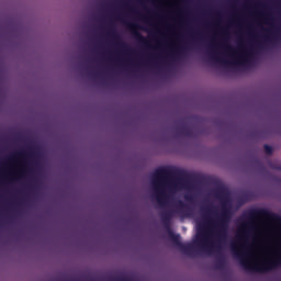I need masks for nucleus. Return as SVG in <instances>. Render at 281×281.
<instances>
[{
  "instance_id": "9b49d317",
  "label": "nucleus",
  "mask_w": 281,
  "mask_h": 281,
  "mask_svg": "<svg viewBox=\"0 0 281 281\" xmlns=\"http://www.w3.org/2000/svg\"><path fill=\"white\" fill-rule=\"evenodd\" d=\"M176 207H178V212L180 214H188V206L183 201L179 200L178 203L176 204Z\"/></svg>"
},
{
  "instance_id": "7ed1b4c3",
  "label": "nucleus",
  "mask_w": 281,
  "mask_h": 281,
  "mask_svg": "<svg viewBox=\"0 0 281 281\" xmlns=\"http://www.w3.org/2000/svg\"><path fill=\"white\" fill-rule=\"evenodd\" d=\"M178 171L168 167H160L155 170L153 173V186L156 193V201L160 205V207L166 206V191H164V186H166V181L170 179V177H177Z\"/></svg>"
},
{
  "instance_id": "f03ea898",
  "label": "nucleus",
  "mask_w": 281,
  "mask_h": 281,
  "mask_svg": "<svg viewBox=\"0 0 281 281\" xmlns=\"http://www.w3.org/2000/svg\"><path fill=\"white\" fill-rule=\"evenodd\" d=\"M222 203L221 216L205 218L203 223L198 224V245L206 254L214 252L216 247L227 243V234L229 232V223L232 221V204L229 199L225 196L223 189L215 193Z\"/></svg>"
},
{
  "instance_id": "b1692460",
  "label": "nucleus",
  "mask_w": 281,
  "mask_h": 281,
  "mask_svg": "<svg viewBox=\"0 0 281 281\" xmlns=\"http://www.w3.org/2000/svg\"><path fill=\"white\" fill-rule=\"evenodd\" d=\"M180 49H186V47L182 46Z\"/></svg>"
},
{
  "instance_id": "f3484780",
  "label": "nucleus",
  "mask_w": 281,
  "mask_h": 281,
  "mask_svg": "<svg viewBox=\"0 0 281 281\" xmlns=\"http://www.w3.org/2000/svg\"><path fill=\"white\" fill-rule=\"evenodd\" d=\"M201 211L202 212H212V210L210 207H205V206H202Z\"/></svg>"
},
{
  "instance_id": "412c9836",
  "label": "nucleus",
  "mask_w": 281,
  "mask_h": 281,
  "mask_svg": "<svg viewBox=\"0 0 281 281\" xmlns=\"http://www.w3.org/2000/svg\"><path fill=\"white\" fill-rule=\"evenodd\" d=\"M21 175H25V170H22V171H21Z\"/></svg>"
},
{
  "instance_id": "20e7f679",
  "label": "nucleus",
  "mask_w": 281,
  "mask_h": 281,
  "mask_svg": "<svg viewBox=\"0 0 281 281\" xmlns=\"http://www.w3.org/2000/svg\"><path fill=\"white\" fill-rule=\"evenodd\" d=\"M167 232L170 240L173 243L176 247H178V249L182 254H184V256H192V251H194V245L181 243V235L175 234V232H172V228H170Z\"/></svg>"
},
{
  "instance_id": "0eeeda50",
  "label": "nucleus",
  "mask_w": 281,
  "mask_h": 281,
  "mask_svg": "<svg viewBox=\"0 0 281 281\" xmlns=\"http://www.w3.org/2000/svg\"><path fill=\"white\" fill-rule=\"evenodd\" d=\"M211 58L216 63H222L223 65H245V63H249L248 57H243L240 59H237L236 61L229 63L227 61V59H223L216 56L214 52L211 53Z\"/></svg>"
},
{
  "instance_id": "1a4fd4ad",
  "label": "nucleus",
  "mask_w": 281,
  "mask_h": 281,
  "mask_svg": "<svg viewBox=\"0 0 281 281\" xmlns=\"http://www.w3.org/2000/svg\"><path fill=\"white\" fill-rule=\"evenodd\" d=\"M266 32L265 38L266 41H278V36H280L281 27L272 26L271 29H263Z\"/></svg>"
},
{
  "instance_id": "6e6552de",
  "label": "nucleus",
  "mask_w": 281,
  "mask_h": 281,
  "mask_svg": "<svg viewBox=\"0 0 281 281\" xmlns=\"http://www.w3.org/2000/svg\"><path fill=\"white\" fill-rule=\"evenodd\" d=\"M173 216H175V211H172V210L164 211L160 213V218H161L164 227L167 232L169 229H172V227H170V221H172Z\"/></svg>"
},
{
  "instance_id": "4468645a",
  "label": "nucleus",
  "mask_w": 281,
  "mask_h": 281,
  "mask_svg": "<svg viewBox=\"0 0 281 281\" xmlns=\"http://www.w3.org/2000/svg\"><path fill=\"white\" fill-rule=\"evenodd\" d=\"M263 150L267 155H273V147L271 145H265Z\"/></svg>"
},
{
  "instance_id": "6ab92c4d",
  "label": "nucleus",
  "mask_w": 281,
  "mask_h": 281,
  "mask_svg": "<svg viewBox=\"0 0 281 281\" xmlns=\"http://www.w3.org/2000/svg\"><path fill=\"white\" fill-rule=\"evenodd\" d=\"M265 21H267V23H269V21H272L271 18H265Z\"/></svg>"
},
{
  "instance_id": "2eb2a0df",
  "label": "nucleus",
  "mask_w": 281,
  "mask_h": 281,
  "mask_svg": "<svg viewBox=\"0 0 281 281\" xmlns=\"http://www.w3.org/2000/svg\"><path fill=\"white\" fill-rule=\"evenodd\" d=\"M270 168L272 170H280L281 171V165L270 164Z\"/></svg>"
},
{
  "instance_id": "39448f33",
  "label": "nucleus",
  "mask_w": 281,
  "mask_h": 281,
  "mask_svg": "<svg viewBox=\"0 0 281 281\" xmlns=\"http://www.w3.org/2000/svg\"><path fill=\"white\" fill-rule=\"evenodd\" d=\"M126 25L130 29V31L132 32L133 38H135V41H137V43H140L142 45H148V40H146V37H144V35H142V33H139V31H137V30H142V27H139V25L134 24V23H126Z\"/></svg>"
},
{
  "instance_id": "9d476101",
  "label": "nucleus",
  "mask_w": 281,
  "mask_h": 281,
  "mask_svg": "<svg viewBox=\"0 0 281 281\" xmlns=\"http://www.w3.org/2000/svg\"><path fill=\"white\" fill-rule=\"evenodd\" d=\"M177 135L181 136V137H193L194 135V130H192V127L190 126H179L177 127Z\"/></svg>"
},
{
  "instance_id": "4be33fe9",
  "label": "nucleus",
  "mask_w": 281,
  "mask_h": 281,
  "mask_svg": "<svg viewBox=\"0 0 281 281\" xmlns=\"http://www.w3.org/2000/svg\"><path fill=\"white\" fill-rule=\"evenodd\" d=\"M173 52H176V54H179V49H176V50H173Z\"/></svg>"
},
{
  "instance_id": "423d86ee",
  "label": "nucleus",
  "mask_w": 281,
  "mask_h": 281,
  "mask_svg": "<svg viewBox=\"0 0 281 281\" xmlns=\"http://www.w3.org/2000/svg\"><path fill=\"white\" fill-rule=\"evenodd\" d=\"M109 35L112 36L113 41H115L117 47H121V49H124V52H128V45L124 42H120L121 37L115 31V26H113V24H110Z\"/></svg>"
},
{
  "instance_id": "5701e85b",
  "label": "nucleus",
  "mask_w": 281,
  "mask_h": 281,
  "mask_svg": "<svg viewBox=\"0 0 281 281\" xmlns=\"http://www.w3.org/2000/svg\"><path fill=\"white\" fill-rule=\"evenodd\" d=\"M131 10V12H135V10L134 9H130Z\"/></svg>"
},
{
  "instance_id": "ddd939ff",
  "label": "nucleus",
  "mask_w": 281,
  "mask_h": 281,
  "mask_svg": "<svg viewBox=\"0 0 281 281\" xmlns=\"http://www.w3.org/2000/svg\"><path fill=\"white\" fill-rule=\"evenodd\" d=\"M18 157H20V158L26 157L25 151H18V153H15L13 156L9 157V160L10 161H14V160L18 159Z\"/></svg>"
},
{
  "instance_id": "aec40b11",
  "label": "nucleus",
  "mask_w": 281,
  "mask_h": 281,
  "mask_svg": "<svg viewBox=\"0 0 281 281\" xmlns=\"http://www.w3.org/2000/svg\"><path fill=\"white\" fill-rule=\"evenodd\" d=\"M247 55H248V56H251V50H247Z\"/></svg>"
},
{
  "instance_id": "f8f14e48",
  "label": "nucleus",
  "mask_w": 281,
  "mask_h": 281,
  "mask_svg": "<svg viewBox=\"0 0 281 281\" xmlns=\"http://www.w3.org/2000/svg\"><path fill=\"white\" fill-rule=\"evenodd\" d=\"M215 269L223 270L225 269V258L220 257L215 263Z\"/></svg>"
},
{
  "instance_id": "dca6fc26",
  "label": "nucleus",
  "mask_w": 281,
  "mask_h": 281,
  "mask_svg": "<svg viewBox=\"0 0 281 281\" xmlns=\"http://www.w3.org/2000/svg\"><path fill=\"white\" fill-rule=\"evenodd\" d=\"M30 150H31L30 156L31 157H36V148L30 147Z\"/></svg>"
},
{
  "instance_id": "f257e3e1",
  "label": "nucleus",
  "mask_w": 281,
  "mask_h": 281,
  "mask_svg": "<svg viewBox=\"0 0 281 281\" xmlns=\"http://www.w3.org/2000/svg\"><path fill=\"white\" fill-rule=\"evenodd\" d=\"M241 235L231 244L245 271L266 273L281 265V216L267 209L250 210Z\"/></svg>"
},
{
  "instance_id": "a211bd4d",
  "label": "nucleus",
  "mask_w": 281,
  "mask_h": 281,
  "mask_svg": "<svg viewBox=\"0 0 281 281\" xmlns=\"http://www.w3.org/2000/svg\"><path fill=\"white\" fill-rule=\"evenodd\" d=\"M226 49H227L228 52H234V48H233L231 45H227V46H226Z\"/></svg>"
}]
</instances>
